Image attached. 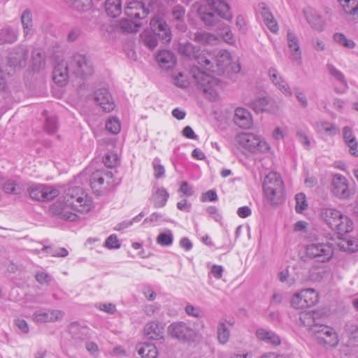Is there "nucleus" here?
I'll return each instance as SVG.
<instances>
[{
	"label": "nucleus",
	"instance_id": "f257e3e1",
	"mask_svg": "<svg viewBox=\"0 0 358 358\" xmlns=\"http://www.w3.org/2000/svg\"><path fill=\"white\" fill-rule=\"evenodd\" d=\"M92 198L80 187H71L66 191L62 199L57 200L50 206V211L61 219L76 221L77 213L85 214L93 208Z\"/></svg>",
	"mask_w": 358,
	"mask_h": 358
},
{
	"label": "nucleus",
	"instance_id": "f03ea898",
	"mask_svg": "<svg viewBox=\"0 0 358 358\" xmlns=\"http://www.w3.org/2000/svg\"><path fill=\"white\" fill-rule=\"evenodd\" d=\"M213 12L226 20L232 19L230 7L224 0H206V4L200 8V17L206 25L213 26L217 23L218 19Z\"/></svg>",
	"mask_w": 358,
	"mask_h": 358
},
{
	"label": "nucleus",
	"instance_id": "7ed1b4c3",
	"mask_svg": "<svg viewBox=\"0 0 358 358\" xmlns=\"http://www.w3.org/2000/svg\"><path fill=\"white\" fill-rule=\"evenodd\" d=\"M191 74L197 84L202 90L204 96L209 100H217L222 90V84L220 80L211 75L201 71L199 68L193 67Z\"/></svg>",
	"mask_w": 358,
	"mask_h": 358
},
{
	"label": "nucleus",
	"instance_id": "20e7f679",
	"mask_svg": "<svg viewBox=\"0 0 358 358\" xmlns=\"http://www.w3.org/2000/svg\"><path fill=\"white\" fill-rule=\"evenodd\" d=\"M236 143L252 154H266L271 148L266 139L251 132H241L235 136Z\"/></svg>",
	"mask_w": 358,
	"mask_h": 358
},
{
	"label": "nucleus",
	"instance_id": "39448f33",
	"mask_svg": "<svg viewBox=\"0 0 358 358\" xmlns=\"http://www.w3.org/2000/svg\"><path fill=\"white\" fill-rule=\"evenodd\" d=\"M263 189L266 200L271 205L282 203L284 197V183L279 174L271 172L264 178Z\"/></svg>",
	"mask_w": 358,
	"mask_h": 358
},
{
	"label": "nucleus",
	"instance_id": "423d86ee",
	"mask_svg": "<svg viewBox=\"0 0 358 358\" xmlns=\"http://www.w3.org/2000/svg\"><path fill=\"white\" fill-rule=\"evenodd\" d=\"M117 185L112 171L101 169L94 171L90 178V186L98 196L107 194Z\"/></svg>",
	"mask_w": 358,
	"mask_h": 358
},
{
	"label": "nucleus",
	"instance_id": "0eeeda50",
	"mask_svg": "<svg viewBox=\"0 0 358 358\" xmlns=\"http://www.w3.org/2000/svg\"><path fill=\"white\" fill-rule=\"evenodd\" d=\"M71 73L81 78H86L94 73V66L86 55L74 54L70 59Z\"/></svg>",
	"mask_w": 358,
	"mask_h": 358
},
{
	"label": "nucleus",
	"instance_id": "6e6552de",
	"mask_svg": "<svg viewBox=\"0 0 358 358\" xmlns=\"http://www.w3.org/2000/svg\"><path fill=\"white\" fill-rule=\"evenodd\" d=\"M317 343L324 347L335 348L339 343V338L335 329L327 325L315 324L311 329Z\"/></svg>",
	"mask_w": 358,
	"mask_h": 358
},
{
	"label": "nucleus",
	"instance_id": "1a4fd4ad",
	"mask_svg": "<svg viewBox=\"0 0 358 358\" xmlns=\"http://www.w3.org/2000/svg\"><path fill=\"white\" fill-rule=\"evenodd\" d=\"M319 301V294L315 289L308 288L301 290L293 295L291 305L295 309H306L317 304Z\"/></svg>",
	"mask_w": 358,
	"mask_h": 358
},
{
	"label": "nucleus",
	"instance_id": "9d476101",
	"mask_svg": "<svg viewBox=\"0 0 358 358\" xmlns=\"http://www.w3.org/2000/svg\"><path fill=\"white\" fill-rule=\"evenodd\" d=\"M306 254L310 259L327 262L332 259L334 251L329 243H311L306 246Z\"/></svg>",
	"mask_w": 358,
	"mask_h": 358
},
{
	"label": "nucleus",
	"instance_id": "9b49d317",
	"mask_svg": "<svg viewBox=\"0 0 358 358\" xmlns=\"http://www.w3.org/2000/svg\"><path fill=\"white\" fill-rule=\"evenodd\" d=\"M31 199L38 201H49L59 194V190L55 186L46 184H33L28 188Z\"/></svg>",
	"mask_w": 358,
	"mask_h": 358
},
{
	"label": "nucleus",
	"instance_id": "f8f14e48",
	"mask_svg": "<svg viewBox=\"0 0 358 358\" xmlns=\"http://www.w3.org/2000/svg\"><path fill=\"white\" fill-rule=\"evenodd\" d=\"M176 49L180 55L185 57L189 58H196L197 59L198 64L202 67L205 68L206 70H210L211 69V60L203 55H199V49L194 46L192 43H180L176 45Z\"/></svg>",
	"mask_w": 358,
	"mask_h": 358
},
{
	"label": "nucleus",
	"instance_id": "ddd939ff",
	"mask_svg": "<svg viewBox=\"0 0 358 358\" xmlns=\"http://www.w3.org/2000/svg\"><path fill=\"white\" fill-rule=\"evenodd\" d=\"M168 333L180 341H192L196 336L195 331L184 322H177L168 327Z\"/></svg>",
	"mask_w": 358,
	"mask_h": 358
},
{
	"label": "nucleus",
	"instance_id": "4468645a",
	"mask_svg": "<svg viewBox=\"0 0 358 358\" xmlns=\"http://www.w3.org/2000/svg\"><path fill=\"white\" fill-rule=\"evenodd\" d=\"M331 192L333 194L341 199H348L352 192L349 188V182L348 179L339 174H334L331 180Z\"/></svg>",
	"mask_w": 358,
	"mask_h": 358
},
{
	"label": "nucleus",
	"instance_id": "2eb2a0df",
	"mask_svg": "<svg viewBox=\"0 0 358 358\" xmlns=\"http://www.w3.org/2000/svg\"><path fill=\"white\" fill-rule=\"evenodd\" d=\"M143 0H127L124 13L131 19H143L148 14V10L145 8Z\"/></svg>",
	"mask_w": 358,
	"mask_h": 358
},
{
	"label": "nucleus",
	"instance_id": "dca6fc26",
	"mask_svg": "<svg viewBox=\"0 0 358 358\" xmlns=\"http://www.w3.org/2000/svg\"><path fill=\"white\" fill-rule=\"evenodd\" d=\"M268 75L273 85L285 96H292V91L290 86L279 73L277 69L274 67L269 68Z\"/></svg>",
	"mask_w": 358,
	"mask_h": 358
},
{
	"label": "nucleus",
	"instance_id": "f3484780",
	"mask_svg": "<svg viewBox=\"0 0 358 358\" xmlns=\"http://www.w3.org/2000/svg\"><path fill=\"white\" fill-rule=\"evenodd\" d=\"M94 99L96 103L105 112H110L115 108L114 99L106 88H99L94 92Z\"/></svg>",
	"mask_w": 358,
	"mask_h": 358
},
{
	"label": "nucleus",
	"instance_id": "a211bd4d",
	"mask_svg": "<svg viewBox=\"0 0 358 358\" xmlns=\"http://www.w3.org/2000/svg\"><path fill=\"white\" fill-rule=\"evenodd\" d=\"M64 313L59 310L41 309L33 315L35 322L39 323L55 322L64 317Z\"/></svg>",
	"mask_w": 358,
	"mask_h": 358
},
{
	"label": "nucleus",
	"instance_id": "6ab92c4d",
	"mask_svg": "<svg viewBox=\"0 0 358 358\" xmlns=\"http://www.w3.org/2000/svg\"><path fill=\"white\" fill-rule=\"evenodd\" d=\"M28 50L25 48H17L8 56L9 66L14 69H21L27 65Z\"/></svg>",
	"mask_w": 358,
	"mask_h": 358
},
{
	"label": "nucleus",
	"instance_id": "aec40b11",
	"mask_svg": "<svg viewBox=\"0 0 358 358\" xmlns=\"http://www.w3.org/2000/svg\"><path fill=\"white\" fill-rule=\"evenodd\" d=\"M251 106L257 113L267 111L274 113L279 109V106L275 101L268 96L255 99L252 101Z\"/></svg>",
	"mask_w": 358,
	"mask_h": 358
},
{
	"label": "nucleus",
	"instance_id": "412c9836",
	"mask_svg": "<svg viewBox=\"0 0 358 358\" xmlns=\"http://www.w3.org/2000/svg\"><path fill=\"white\" fill-rule=\"evenodd\" d=\"M151 29L159 36L165 43L171 40V33L166 22L162 18H154L150 21Z\"/></svg>",
	"mask_w": 358,
	"mask_h": 358
},
{
	"label": "nucleus",
	"instance_id": "4be33fe9",
	"mask_svg": "<svg viewBox=\"0 0 358 358\" xmlns=\"http://www.w3.org/2000/svg\"><path fill=\"white\" fill-rule=\"evenodd\" d=\"M287 41L291 52V57L298 64H300L301 63L302 52L300 48L299 41L296 34L289 29L287 34Z\"/></svg>",
	"mask_w": 358,
	"mask_h": 358
},
{
	"label": "nucleus",
	"instance_id": "5701e85b",
	"mask_svg": "<svg viewBox=\"0 0 358 358\" xmlns=\"http://www.w3.org/2000/svg\"><path fill=\"white\" fill-rule=\"evenodd\" d=\"M326 67L331 76L338 83V86L335 87V91L337 93H344L348 88L344 74L331 63H327Z\"/></svg>",
	"mask_w": 358,
	"mask_h": 358
},
{
	"label": "nucleus",
	"instance_id": "b1692460",
	"mask_svg": "<svg viewBox=\"0 0 358 358\" xmlns=\"http://www.w3.org/2000/svg\"><path fill=\"white\" fill-rule=\"evenodd\" d=\"M70 70V61L61 60L57 62L53 71L55 83L63 85L68 79Z\"/></svg>",
	"mask_w": 358,
	"mask_h": 358
},
{
	"label": "nucleus",
	"instance_id": "393cba45",
	"mask_svg": "<svg viewBox=\"0 0 358 358\" xmlns=\"http://www.w3.org/2000/svg\"><path fill=\"white\" fill-rule=\"evenodd\" d=\"M303 15L310 26L317 31H322L324 27V21L319 13L311 8L303 10Z\"/></svg>",
	"mask_w": 358,
	"mask_h": 358
},
{
	"label": "nucleus",
	"instance_id": "a878e982",
	"mask_svg": "<svg viewBox=\"0 0 358 358\" xmlns=\"http://www.w3.org/2000/svg\"><path fill=\"white\" fill-rule=\"evenodd\" d=\"M258 10L267 28L271 32L277 33L279 29L278 24L269 8L264 3H261L258 5Z\"/></svg>",
	"mask_w": 358,
	"mask_h": 358
},
{
	"label": "nucleus",
	"instance_id": "bb28decb",
	"mask_svg": "<svg viewBox=\"0 0 358 358\" xmlns=\"http://www.w3.org/2000/svg\"><path fill=\"white\" fill-rule=\"evenodd\" d=\"M144 335L150 340H159L163 338L164 327L158 322L150 321L143 329Z\"/></svg>",
	"mask_w": 358,
	"mask_h": 358
},
{
	"label": "nucleus",
	"instance_id": "cd10ccee",
	"mask_svg": "<svg viewBox=\"0 0 358 358\" xmlns=\"http://www.w3.org/2000/svg\"><path fill=\"white\" fill-rule=\"evenodd\" d=\"M342 214L335 208H324L321 212V217L329 228L335 231Z\"/></svg>",
	"mask_w": 358,
	"mask_h": 358
},
{
	"label": "nucleus",
	"instance_id": "c85d7f7f",
	"mask_svg": "<svg viewBox=\"0 0 358 358\" xmlns=\"http://www.w3.org/2000/svg\"><path fill=\"white\" fill-rule=\"evenodd\" d=\"M215 62L217 70L212 69L213 67L212 66L209 71H217V73H223L231 64V57L230 53L224 50H219L215 56ZM211 66H213L212 64Z\"/></svg>",
	"mask_w": 358,
	"mask_h": 358
},
{
	"label": "nucleus",
	"instance_id": "c756f323",
	"mask_svg": "<svg viewBox=\"0 0 358 358\" xmlns=\"http://www.w3.org/2000/svg\"><path fill=\"white\" fill-rule=\"evenodd\" d=\"M156 61L161 68L169 69L175 65L176 59L171 51L161 50L156 56Z\"/></svg>",
	"mask_w": 358,
	"mask_h": 358
},
{
	"label": "nucleus",
	"instance_id": "7c9ffc66",
	"mask_svg": "<svg viewBox=\"0 0 358 358\" xmlns=\"http://www.w3.org/2000/svg\"><path fill=\"white\" fill-rule=\"evenodd\" d=\"M234 122L240 127L247 129L252 125L250 113L243 108H237L234 114Z\"/></svg>",
	"mask_w": 358,
	"mask_h": 358
},
{
	"label": "nucleus",
	"instance_id": "2f4dec72",
	"mask_svg": "<svg viewBox=\"0 0 358 358\" xmlns=\"http://www.w3.org/2000/svg\"><path fill=\"white\" fill-rule=\"evenodd\" d=\"M171 15L172 21L176 28L180 31L184 32L187 29V27L184 23L185 16V8L178 5L174 6L172 10Z\"/></svg>",
	"mask_w": 358,
	"mask_h": 358
},
{
	"label": "nucleus",
	"instance_id": "473e14b6",
	"mask_svg": "<svg viewBox=\"0 0 358 358\" xmlns=\"http://www.w3.org/2000/svg\"><path fill=\"white\" fill-rule=\"evenodd\" d=\"M343 136L345 143L349 148L350 153L352 155L358 157V143L352 129L349 127H343Z\"/></svg>",
	"mask_w": 358,
	"mask_h": 358
},
{
	"label": "nucleus",
	"instance_id": "72a5a7b5",
	"mask_svg": "<svg viewBox=\"0 0 358 358\" xmlns=\"http://www.w3.org/2000/svg\"><path fill=\"white\" fill-rule=\"evenodd\" d=\"M136 349L142 358H157L158 356V350L156 346L152 343H139L136 345Z\"/></svg>",
	"mask_w": 358,
	"mask_h": 358
},
{
	"label": "nucleus",
	"instance_id": "f704fd0d",
	"mask_svg": "<svg viewBox=\"0 0 358 358\" xmlns=\"http://www.w3.org/2000/svg\"><path fill=\"white\" fill-rule=\"evenodd\" d=\"M256 336L258 339L274 345H278L281 343L279 336L273 331L264 329H258L256 331Z\"/></svg>",
	"mask_w": 358,
	"mask_h": 358
},
{
	"label": "nucleus",
	"instance_id": "c9c22d12",
	"mask_svg": "<svg viewBox=\"0 0 358 358\" xmlns=\"http://www.w3.org/2000/svg\"><path fill=\"white\" fill-rule=\"evenodd\" d=\"M217 339L220 345L227 344L231 338V331L225 320H220L216 329Z\"/></svg>",
	"mask_w": 358,
	"mask_h": 358
},
{
	"label": "nucleus",
	"instance_id": "e433bc0d",
	"mask_svg": "<svg viewBox=\"0 0 358 358\" xmlns=\"http://www.w3.org/2000/svg\"><path fill=\"white\" fill-rule=\"evenodd\" d=\"M169 197V194L164 187L157 188L152 195V201L155 208L164 207Z\"/></svg>",
	"mask_w": 358,
	"mask_h": 358
},
{
	"label": "nucleus",
	"instance_id": "4c0bfd02",
	"mask_svg": "<svg viewBox=\"0 0 358 358\" xmlns=\"http://www.w3.org/2000/svg\"><path fill=\"white\" fill-rule=\"evenodd\" d=\"M353 222L346 215L342 214L335 231L340 235H344L352 231Z\"/></svg>",
	"mask_w": 358,
	"mask_h": 358
},
{
	"label": "nucleus",
	"instance_id": "58836bf2",
	"mask_svg": "<svg viewBox=\"0 0 358 358\" xmlns=\"http://www.w3.org/2000/svg\"><path fill=\"white\" fill-rule=\"evenodd\" d=\"M192 38L195 42L202 45L215 44L218 40L215 35L201 31H198L195 33Z\"/></svg>",
	"mask_w": 358,
	"mask_h": 358
},
{
	"label": "nucleus",
	"instance_id": "ea45409f",
	"mask_svg": "<svg viewBox=\"0 0 358 358\" xmlns=\"http://www.w3.org/2000/svg\"><path fill=\"white\" fill-rule=\"evenodd\" d=\"M105 8L108 15L112 17H116L122 13V1L106 0L105 2Z\"/></svg>",
	"mask_w": 358,
	"mask_h": 358
},
{
	"label": "nucleus",
	"instance_id": "a19ab883",
	"mask_svg": "<svg viewBox=\"0 0 358 358\" xmlns=\"http://www.w3.org/2000/svg\"><path fill=\"white\" fill-rule=\"evenodd\" d=\"M21 21L23 26L24 36H27L28 35H31L33 33L32 15L29 10H26L23 12L21 16Z\"/></svg>",
	"mask_w": 358,
	"mask_h": 358
},
{
	"label": "nucleus",
	"instance_id": "79ce46f5",
	"mask_svg": "<svg viewBox=\"0 0 358 358\" xmlns=\"http://www.w3.org/2000/svg\"><path fill=\"white\" fill-rule=\"evenodd\" d=\"M320 132L329 136H334L339 134V128L334 124L328 122H322L317 124Z\"/></svg>",
	"mask_w": 358,
	"mask_h": 358
},
{
	"label": "nucleus",
	"instance_id": "37998d69",
	"mask_svg": "<svg viewBox=\"0 0 358 358\" xmlns=\"http://www.w3.org/2000/svg\"><path fill=\"white\" fill-rule=\"evenodd\" d=\"M17 40V34L10 28L0 30V45L12 43Z\"/></svg>",
	"mask_w": 358,
	"mask_h": 358
},
{
	"label": "nucleus",
	"instance_id": "c03bdc74",
	"mask_svg": "<svg viewBox=\"0 0 358 358\" xmlns=\"http://www.w3.org/2000/svg\"><path fill=\"white\" fill-rule=\"evenodd\" d=\"M333 40L339 45L347 49H353L356 45L355 43L352 39L347 38L342 33L334 34L333 35Z\"/></svg>",
	"mask_w": 358,
	"mask_h": 358
},
{
	"label": "nucleus",
	"instance_id": "a18cd8bd",
	"mask_svg": "<svg viewBox=\"0 0 358 358\" xmlns=\"http://www.w3.org/2000/svg\"><path fill=\"white\" fill-rule=\"evenodd\" d=\"M173 234L172 231L167 229L160 233L157 238L156 242L161 246H170L173 244Z\"/></svg>",
	"mask_w": 358,
	"mask_h": 358
},
{
	"label": "nucleus",
	"instance_id": "49530a36",
	"mask_svg": "<svg viewBox=\"0 0 358 358\" xmlns=\"http://www.w3.org/2000/svg\"><path fill=\"white\" fill-rule=\"evenodd\" d=\"M134 19H123L120 22V28L127 32H136L141 27V24L133 22Z\"/></svg>",
	"mask_w": 358,
	"mask_h": 358
},
{
	"label": "nucleus",
	"instance_id": "de8ad7c7",
	"mask_svg": "<svg viewBox=\"0 0 358 358\" xmlns=\"http://www.w3.org/2000/svg\"><path fill=\"white\" fill-rule=\"evenodd\" d=\"M33 66L35 69H40L44 66L45 56L41 50H34L32 52Z\"/></svg>",
	"mask_w": 358,
	"mask_h": 358
},
{
	"label": "nucleus",
	"instance_id": "09e8293b",
	"mask_svg": "<svg viewBox=\"0 0 358 358\" xmlns=\"http://www.w3.org/2000/svg\"><path fill=\"white\" fill-rule=\"evenodd\" d=\"M3 189L7 194H20L22 192L21 187L13 180H7L3 184Z\"/></svg>",
	"mask_w": 358,
	"mask_h": 358
},
{
	"label": "nucleus",
	"instance_id": "8fccbe9b",
	"mask_svg": "<svg viewBox=\"0 0 358 358\" xmlns=\"http://www.w3.org/2000/svg\"><path fill=\"white\" fill-rule=\"evenodd\" d=\"M343 7L345 11L350 15H356L358 13V4L355 6L356 0H338Z\"/></svg>",
	"mask_w": 358,
	"mask_h": 358
},
{
	"label": "nucleus",
	"instance_id": "3c124183",
	"mask_svg": "<svg viewBox=\"0 0 358 358\" xmlns=\"http://www.w3.org/2000/svg\"><path fill=\"white\" fill-rule=\"evenodd\" d=\"M42 250L52 257H64L69 254L68 250L65 248H52L51 247H43Z\"/></svg>",
	"mask_w": 358,
	"mask_h": 358
},
{
	"label": "nucleus",
	"instance_id": "603ef678",
	"mask_svg": "<svg viewBox=\"0 0 358 358\" xmlns=\"http://www.w3.org/2000/svg\"><path fill=\"white\" fill-rule=\"evenodd\" d=\"M296 206L295 209L297 213H302L308 207L306 195L303 193H299L295 196Z\"/></svg>",
	"mask_w": 358,
	"mask_h": 358
},
{
	"label": "nucleus",
	"instance_id": "864d4df0",
	"mask_svg": "<svg viewBox=\"0 0 358 358\" xmlns=\"http://www.w3.org/2000/svg\"><path fill=\"white\" fill-rule=\"evenodd\" d=\"M106 129L112 134H118L120 131V123L116 117H110L106 122Z\"/></svg>",
	"mask_w": 358,
	"mask_h": 358
},
{
	"label": "nucleus",
	"instance_id": "5fc2aeb1",
	"mask_svg": "<svg viewBox=\"0 0 358 358\" xmlns=\"http://www.w3.org/2000/svg\"><path fill=\"white\" fill-rule=\"evenodd\" d=\"M44 128L48 134L55 133L57 130V121L56 117L54 116L48 117L45 120Z\"/></svg>",
	"mask_w": 358,
	"mask_h": 358
},
{
	"label": "nucleus",
	"instance_id": "6e6d98bb",
	"mask_svg": "<svg viewBox=\"0 0 358 358\" xmlns=\"http://www.w3.org/2000/svg\"><path fill=\"white\" fill-rule=\"evenodd\" d=\"M152 166L154 169V176L156 178L164 177L165 173L164 167L160 164V159L157 157L155 158L152 162Z\"/></svg>",
	"mask_w": 358,
	"mask_h": 358
},
{
	"label": "nucleus",
	"instance_id": "4d7b16f0",
	"mask_svg": "<svg viewBox=\"0 0 358 358\" xmlns=\"http://www.w3.org/2000/svg\"><path fill=\"white\" fill-rule=\"evenodd\" d=\"M296 135L298 138V141L306 148H308L310 145V141L306 133V131L302 129H297L296 131Z\"/></svg>",
	"mask_w": 358,
	"mask_h": 358
},
{
	"label": "nucleus",
	"instance_id": "13d9d810",
	"mask_svg": "<svg viewBox=\"0 0 358 358\" xmlns=\"http://www.w3.org/2000/svg\"><path fill=\"white\" fill-rule=\"evenodd\" d=\"M103 161L106 166L113 168L117 164V156L114 153H108L103 157Z\"/></svg>",
	"mask_w": 358,
	"mask_h": 358
},
{
	"label": "nucleus",
	"instance_id": "bf43d9fd",
	"mask_svg": "<svg viewBox=\"0 0 358 358\" xmlns=\"http://www.w3.org/2000/svg\"><path fill=\"white\" fill-rule=\"evenodd\" d=\"M185 313L194 317H200L202 316V311L198 306H194L191 304H187L185 308Z\"/></svg>",
	"mask_w": 358,
	"mask_h": 358
},
{
	"label": "nucleus",
	"instance_id": "052dcab7",
	"mask_svg": "<svg viewBox=\"0 0 358 358\" xmlns=\"http://www.w3.org/2000/svg\"><path fill=\"white\" fill-rule=\"evenodd\" d=\"M35 277L36 280L42 285H48L51 281V276L44 271L37 272Z\"/></svg>",
	"mask_w": 358,
	"mask_h": 358
},
{
	"label": "nucleus",
	"instance_id": "680f3d73",
	"mask_svg": "<svg viewBox=\"0 0 358 358\" xmlns=\"http://www.w3.org/2000/svg\"><path fill=\"white\" fill-rule=\"evenodd\" d=\"M179 192H182L185 196H191L194 194L193 187L186 181L181 182Z\"/></svg>",
	"mask_w": 358,
	"mask_h": 358
},
{
	"label": "nucleus",
	"instance_id": "e2e57ef3",
	"mask_svg": "<svg viewBox=\"0 0 358 358\" xmlns=\"http://www.w3.org/2000/svg\"><path fill=\"white\" fill-rule=\"evenodd\" d=\"M105 245L106 248L110 249L118 248H120L119 240L117 239L115 235H110L106 240Z\"/></svg>",
	"mask_w": 358,
	"mask_h": 358
},
{
	"label": "nucleus",
	"instance_id": "0e129e2a",
	"mask_svg": "<svg viewBox=\"0 0 358 358\" xmlns=\"http://www.w3.org/2000/svg\"><path fill=\"white\" fill-rule=\"evenodd\" d=\"M279 279L282 282H287L289 285H292L295 282V279L290 277L287 269L282 271L279 273Z\"/></svg>",
	"mask_w": 358,
	"mask_h": 358
},
{
	"label": "nucleus",
	"instance_id": "69168bd1",
	"mask_svg": "<svg viewBox=\"0 0 358 358\" xmlns=\"http://www.w3.org/2000/svg\"><path fill=\"white\" fill-rule=\"evenodd\" d=\"M174 81L176 85L182 88L187 87L189 85V82L186 76L181 73H178V75L175 77Z\"/></svg>",
	"mask_w": 358,
	"mask_h": 358
},
{
	"label": "nucleus",
	"instance_id": "338daca9",
	"mask_svg": "<svg viewBox=\"0 0 358 358\" xmlns=\"http://www.w3.org/2000/svg\"><path fill=\"white\" fill-rule=\"evenodd\" d=\"M98 308L108 314H113L116 311L115 305L111 303H99Z\"/></svg>",
	"mask_w": 358,
	"mask_h": 358
},
{
	"label": "nucleus",
	"instance_id": "774afa93",
	"mask_svg": "<svg viewBox=\"0 0 358 358\" xmlns=\"http://www.w3.org/2000/svg\"><path fill=\"white\" fill-rule=\"evenodd\" d=\"M312 45L314 50L317 52L324 51L327 48L324 41L320 38L313 39L312 41Z\"/></svg>",
	"mask_w": 358,
	"mask_h": 358
}]
</instances>
